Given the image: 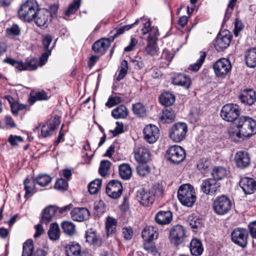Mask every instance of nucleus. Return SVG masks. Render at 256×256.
Here are the masks:
<instances>
[{"label": "nucleus", "instance_id": "nucleus-1", "mask_svg": "<svg viewBox=\"0 0 256 256\" xmlns=\"http://www.w3.org/2000/svg\"><path fill=\"white\" fill-rule=\"evenodd\" d=\"M228 132L230 138L238 142L256 134V121L248 116H240L236 122V126H231Z\"/></svg>", "mask_w": 256, "mask_h": 256}, {"label": "nucleus", "instance_id": "nucleus-2", "mask_svg": "<svg viewBox=\"0 0 256 256\" xmlns=\"http://www.w3.org/2000/svg\"><path fill=\"white\" fill-rule=\"evenodd\" d=\"M178 198L183 206L192 207L196 199L194 187L188 184L182 185L178 192Z\"/></svg>", "mask_w": 256, "mask_h": 256}, {"label": "nucleus", "instance_id": "nucleus-3", "mask_svg": "<svg viewBox=\"0 0 256 256\" xmlns=\"http://www.w3.org/2000/svg\"><path fill=\"white\" fill-rule=\"evenodd\" d=\"M38 9V4L36 0H27L20 6L18 16L22 20L30 22L33 20Z\"/></svg>", "mask_w": 256, "mask_h": 256}, {"label": "nucleus", "instance_id": "nucleus-4", "mask_svg": "<svg viewBox=\"0 0 256 256\" xmlns=\"http://www.w3.org/2000/svg\"><path fill=\"white\" fill-rule=\"evenodd\" d=\"M188 130V127L186 123L177 122L170 128V137L174 142H180L185 138Z\"/></svg>", "mask_w": 256, "mask_h": 256}, {"label": "nucleus", "instance_id": "nucleus-5", "mask_svg": "<svg viewBox=\"0 0 256 256\" xmlns=\"http://www.w3.org/2000/svg\"><path fill=\"white\" fill-rule=\"evenodd\" d=\"M186 151L180 146L174 145L170 146L166 151V158L172 163L179 164L182 162L186 158Z\"/></svg>", "mask_w": 256, "mask_h": 256}, {"label": "nucleus", "instance_id": "nucleus-6", "mask_svg": "<svg viewBox=\"0 0 256 256\" xmlns=\"http://www.w3.org/2000/svg\"><path fill=\"white\" fill-rule=\"evenodd\" d=\"M231 208V200L229 198L224 195L217 197L213 203L214 210L218 215H224L227 214L230 210Z\"/></svg>", "mask_w": 256, "mask_h": 256}, {"label": "nucleus", "instance_id": "nucleus-7", "mask_svg": "<svg viewBox=\"0 0 256 256\" xmlns=\"http://www.w3.org/2000/svg\"><path fill=\"white\" fill-rule=\"evenodd\" d=\"M222 118L227 122H232L237 120L240 116V108L238 104H228L223 106L221 110Z\"/></svg>", "mask_w": 256, "mask_h": 256}, {"label": "nucleus", "instance_id": "nucleus-8", "mask_svg": "<svg viewBox=\"0 0 256 256\" xmlns=\"http://www.w3.org/2000/svg\"><path fill=\"white\" fill-rule=\"evenodd\" d=\"M248 237V231L244 228H237L231 234L232 241L242 248L247 245Z\"/></svg>", "mask_w": 256, "mask_h": 256}, {"label": "nucleus", "instance_id": "nucleus-9", "mask_svg": "<svg viewBox=\"0 0 256 256\" xmlns=\"http://www.w3.org/2000/svg\"><path fill=\"white\" fill-rule=\"evenodd\" d=\"M213 68L216 76L224 77L230 70L232 65L228 59L222 58L218 60L214 64Z\"/></svg>", "mask_w": 256, "mask_h": 256}, {"label": "nucleus", "instance_id": "nucleus-10", "mask_svg": "<svg viewBox=\"0 0 256 256\" xmlns=\"http://www.w3.org/2000/svg\"><path fill=\"white\" fill-rule=\"evenodd\" d=\"M186 238V230L183 226L176 225L174 226L170 233V238L172 243L178 245L182 243Z\"/></svg>", "mask_w": 256, "mask_h": 256}, {"label": "nucleus", "instance_id": "nucleus-11", "mask_svg": "<svg viewBox=\"0 0 256 256\" xmlns=\"http://www.w3.org/2000/svg\"><path fill=\"white\" fill-rule=\"evenodd\" d=\"M50 12L45 8H39L34 16L33 20L36 24L41 28H46L50 20Z\"/></svg>", "mask_w": 256, "mask_h": 256}, {"label": "nucleus", "instance_id": "nucleus-12", "mask_svg": "<svg viewBox=\"0 0 256 256\" xmlns=\"http://www.w3.org/2000/svg\"><path fill=\"white\" fill-rule=\"evenodd\" d=\"M122 186L120 182L112 180L106 186V192L107 194L112 198H117L122 194Z\"/></svg>", "mask_w": 256, "mask_h": 256}, {"label": "nucleus", "instance_id": "nucleus-13", "mask_svg": "<svg viewBox=\"0 0 256 256\" xmlns=\"http://www.w3.org/2000/svg\"><path fill=\"white\" fill-rule=\"evenodd\" d=\"M144 139L146 142L150 144H153L159 138V129L156 126L150 124L144 128Z\"/></svg>", "mask_w": 256, "mask_h": 256}, {"label": "nucleus", "instance_id": "nucleus-14", "mask_svg": "<svg viewBox=\"0 0 256 256\" xmlns=\"http://www.w3.org/2000/svg\"><path fill=\"white\" fill-rule=\"evenodd\" d=\"M220 184L213 178L204 180L202 185L201 189L204 192L207 194H214L219 190Z\"/></svg>", "mask_w": 256, "mask_h": 256}, {"label": "nucleus", "instance_id": "nucleus-15", "mask_svg": "<svg viewBox=\"0 0 256 256\" xmlns=\"http://www.w3.org/2000/svg\"><path fill=\"white\" fill-rule=\"evenodd\" d=\"M70 215L73 220L82 222L89 218L90 212L86 208L78 207L72 210Z\"/></svg>", "mask_w": 256, "mask_h": 256}, {"label": "nucleus", "instance_id": "nucleus-16", "mask_svg": "<svg viewBox=\"0 0 256 256\" xmlns=\"http://www.w3.org/2000/svg\"><path fill=\"white\" fill-rule=\"evenodd\" d=\"M231 42V36L226 34H218L215 40L214 46L218 51H222L226 48Z\"/></svg>", "mask_w": 256, "mask_h": 256}, {"label": "nucleus", "instance_id": "nucleus-17", "mask_svg": "<svg viewBox=\"0 0 256 256\" xmlns=\"http://www.w3.org/2000/svg\"><path fill=\"white\" fill-rule=\"evenodd\" d=\"M136 197L140 204L145 206H150L154 201L153 194L150 192L144 189L137 192Z\"/></svg>", "mask_w": 256, "mask_h": 256}, {"label": "nucleus", "instance_id": "nucleus-18", "mask_svg": "<svg viewBox=\"0 0 256 256\" xmlns=\"http://www.w3.org/2000/svg\"><path fill=\"white\" fill-rule=\"evenodd\" d=\"M242 102L251 106L256 101V92L252 89H244L242 90L239 96Z\"/></svg>", "mask_w": 256, "mask_h": 256}, {"label": "nucleus", "instance_id": "nucleus-19", "mask_svg": "<svg viewBox=\"0 0 256 256\" xmlns=\"http://www.w3.org/2000/svg\"><path fill=\"white\" fill-rule=\"evenodd\" d=\"M234 160L237 166L241 168L248 167L250 164V157L246 151L237 152L234 156Z\"/></svg>", "mask_w": 256, "mask_h": 256}, {"label": "nucleus", "instance_id": "nucleus-20", "mask_svg": "<svg viewBox=\"0 0 256 256\" xmlns=\"http://www.w3.org/2000/svg\"><path fill=\"white\" fill-rule=\"evenodd\" d=\"M134 158L136 161L140 163H146L150 159V150L144 147L140 146L134 150Z\"/></svg>", "mask_w": 256, "mask_h": 256}, {"label": "nucleus", "instance_id": "nucleus-21", "mask_svg": "<svg viewBox=\"0 0 256 256\" xmlns=\"http://www.w3.org/2000/svg\"><path fill=\"white\" fill-rule=\"evenodd\" d=\"M240 186L246 194H252L256 190V182L252 178H242L240 181Z\"/></svg>", "mask_w": 256, "mask_h": 256}, {"label": "nucleus", "instance_id": "nucleus-22", "mask_svg": "<svg viewBox=\"0 0 256 256\" xmlns=\"http://www.w3.org/2000/svg\"><path fill=\"white\" fill-rule=\"evenodd\" d=\"M142 236L144 241L150 243L158 237L156 228L151 226H146L142 231Z\"/></svg>", "mask_w": 256, "mask_h": 256}, {"label": "nucleus", "instance_id": "nucleus-23", "mask_svg": "<svg viewBox=\"0 0 256 256\" xmlns=\"http://www.w3.org/2000/svg\"><path fill=\"white\" fill-rule=\"evenodd\" d=\"M85 238L87 242L94 246L98 247L102 244V238L92 229H89L86 231Z\"/></svg>", "mask_w": 256, "mask_h": 256}, {"label": "nucleus", "instance_id": "nucleus-24", "mask_svg": "<svg viewBox=\"0 0 256 256\" xmlns=\"http://www.w3.org/2000/svg\"><path fill=\"white\" fill-rule=\"evenodd\" d=\"M155 220L160 225L169 224L172 220V214L170 211H160L155 216Z\"/></svg>", "mask_w": 256, "mask_h": 256}, {"label": "nucleus", "instance_id": "nucleus-25", "mask_svg": "<svg viewBox=\"0 0 256 256\" xmlns=\"http://www.w3.org/2000/svg\"><path fill=\"white\" fill-rule=\"evenodd\" d=\"M110 46V42L108 39L102 38L95 42L92 46V49L96 52L102 54Z\"/></svg>", "mask_w": 256, "mask_h": 256}, {"label": "nucleus", "instance_id": "nucleus-26", "mask_svg": "<svg viewBox=\"0 0 256 256\" xmlns=\"http://www.w3.org/2000/svg\"><path fill=\"white\" fill-rule=\"evenodd\" d=\"M58 125L59 122H57L56 120H53L50 122H46L42 128L41 134L42 136L43 137H47L52 135L54 130Z\"/></svg>", "mask_w": 256, "mask_h": 256}, {"label": "nucleus", "instance_id": "nucleus-27", "mask_svg": "<svg viewBox=\"0 0 256 256\" xmlns=\"http://www.w3.org/2000/svg\"><path fill=\"white\" fill-rule=\"evenodd\" d=\"M191 80L188 76L179 74L173 78L172 83L174 85L180 86L186 88H188L190 84Z\"/></svg>", "mask_w": 256, "mask_h": 256}, {"label": "nucleus", "instance_id": "nucleus-28", "mask_svg": "<svg viewBox=\"0 0 256 256\" xmlns=\"http://www.w3.org/2000/svg\"><path fill=\"white\" fill-rule=\"evenodd\" d=\"M57 211V207L50 206L46 207L43 211L42 220L45 224L48 223L55 216Z\"/></svg>", "mask_w": 256, "mask_h": 256}, {"label": "nucleus", "instance_id": "nucleus-29", "mask_svg": "<svg viewBox=\"0 0 256 256\" xmlns=\"http://www.w3.org/2000/svg\"><path fill=\"white\" fill-rule=\"evenodd\" d=\"M38 60L37 58H32L30 61L25 62L20 61L18 66V70L22 71L26 70H35L38 68Z\"/></svg>", "mask_w": 256, "mask_h": 256}, {"label": "nucleus", "instance_id": "nucleus-30", "mask_svg": "<svg viewBox=\"0 0 256 256\" xmlns=\"http://www.w3.org/2000/svg\"><path fill=\"white\" fill-rule=\"evenodd\" d=\"M245 60L248 66L252 68L256 66V48H250L246 51Z\"/></svg>", "mask_w": 256, "mask_h": 256}, {"label": "nucleus", "instance_id": "nucleus-31", "mask_svg": "<svg viewBox=\"0 0 256 256\" xmlns=\"http://www.w3.org/2000/svg\"><path fill=\"white\" fill-rule=\"evenodd\" d=\"M175 100L174 94L168 92H163L159 97L160 103L166 106H169L173 104Z\"/></svg>", "mask_w": 256, "mask_h": 256}, {"label": "nucleus", "instance_id": "nucleus-32", "mask_svg": "<svg viewBox=\"0 0 256 256\" xmlns=\"http://www.w3.org/2000/svg\"><path fill=\"white\" fill-rule=\"evenodd\" d=\"M190 250L194 256H198L202 254L204 248L201 242L198 239H193L190 242Z\"/></svg>", "mask_w": 256, "mask_h": 256}, {"label": "nucleus", "instance_id": "nucleus-33", "mask_svg": "<svg viewBox=\"0 0 256 256\" xmlns=\"http://www.w3.org/2000/svg\"><path fill=\"white\" fill-rule=\"evenodd\" d=\"M128 115V110L126 106L122 104L112 111V116L115 119L125 118Z\"/></svg>", "mask_w": 256, "mask_h": 256}, {"label": "nucleus", "instance_id": "nucleus-34", "mask_svg": "<svg viewBox=\"0 0 256 256\" xmlns=\"http://www.w3.org/2000/svg\"><path fill=\"white\" fill-rule=\"evenodd\" d=\"M36 181L33 177L26 178L24 182V189L26 191L25 196L34 193Z\"/></svg>", "mask_w": 256, "mask_h": 256}, {"label": "nucleus", "instance_id": "nucleus-35", "mask_svg": "<svg viewBox=\"0 0 256 256\" xmlns=\"http://www.w3.org/2000/svg\"><path fill=\"white\" fill-rule=\"evenodd\" d=\"M118 170L120 176L122 179L128 180L132 177V170L128 164H121L119 166Z\"/></svg>", "mask_w": 256, "mask_h": 256}, {"label": "nucleus", "instance_id": "nucleus-36", "mask_svg": "<svg viewBox=\"0 0 256 256\" xmlns=\"http://www.w3.org/2000/svg\"><path fill=\"white\" fill-rule=\"evenodd\" d=\"M134 114L138 117L144 118L146 116L147 110L146 106L140 102L134 104L132 106Z\"/></svg>", "mask_w": 256, "mask_h": 256}, {"label": "nucleus", "instance_id": "nucleus-37", "mask_svg": "<svg viewBox=\"0 0 256 256\" xmlns=\"http://www.w3.org/2000/svg\"><path fill=\"white\" fill-rule=\"evenodd\" d=\"M60 232L58 224L56 223L52 224L48 231L49 238L53 240H57L60 238Z\"/></svg>", "mask_w": 256, "mask_h": 256}, {"label": "nucleus", "instance_id": "nucleus-38", "mask_svg": "<svg viewBox=\"0 0 256 256\" xmlns=\"http://www.w3.org/2000/svg\"><path fill=\"white\" fill-rule=\"evenodd\" d=\"M227 170L222 166H216L213 168L212 175L213 179L220 180L224 178L226 175Z\"/></svg>", "mask_w": 256, "mask_h": 256}, {"label": "nucleus", "instance_id": "nucleus-39", "mask_svg": "<svg viewBox=\"0 0 256 256\" xmlns=\"http://www.w3.org/2000/svg\"><path fill=\"white\" fill-rule=\"evenodd\" d=\"M176 114L171 108L163 110L161 115V119L166 123H170L174 120Z\"/></svg>", "mask_w": 256, "mask_h": 256}, {"label": "nucleus", "instance_id": "nucleus-40", "mask_svg": "<svg viewBox=\"0 0 256 256\" xmlns=\"http://www.w3.org/2000/svg\"><path fill=\"white\" fill-rule=\"evenodd\" d=\"M116 225L117 220L116 218L110 216L107 217L106 222V228L108 236L115 232Z\"/></svg>", "mask_w": 256, "mask_h": 256}, {"label": "nucleus", "instance_id": "nucleus-41", "mask_svg": "<svg viewBox=\"0 0 256 256\" xmlns=\"http://www.w3.org/2000/svg\"><path fill=\"white\" fill-rule=\"evenodd\" d=\"M61 226L64 232L68 235L72 236L76 232V226L72 222H63Z\"/></svg>", "mask_w": 256, "mask_h": 256}, {"label": "nucleus", "instance_id": "nucleus-42", "mask_svg": "<svg viewBox=\"0 0 256 256\" xmlns=\"http://www.w3.org/2000/svg\"><path fill=\"white\" fill-rule=\"evenodd\" d=\"M35 178L36 183L40 186L44 187L48 186L52 182V178L48 174H41Z\"/></svg>", "mask_w": 256, "mask_h": 256}, {"label": "nucleus", "instance_id": "nucleus-43", "mask_svg": "<svg viewBox=\"0 0 256 256\" xmlns=\"http://www.w3.org/2000/svg\"><path fill=\"white\" fill-rule=\"evenodd\" d=\"M68 256H78L80 254V246L78 244H70L66 249Z\"/></svg>", "mask_w": 256, "mask_h": 256}, {"label": "nucleus", "instance_id": "nucleus-44", "mask_svg": "<svg viewBox=\"0 0 256 256\" xmlns=\"http://www.w3.org/2000/svg\"><path fill=\"white\" fill-rule=\"evenodd\" d=\"M210 161L208 158H203L199 161L197 167L202 173L206 174L210 170Z\"/></svg>", "mask_w": 256, "mask_h": 256}, {"label": "nucleus", "instance_id": "nucleus-45", "mask_svg": "<svg viewBox=\"0 0 256 256\" xmlns=\"http://www.w3.org/2000/svg\"><path fill=\"white\" fill-rule=\"evenodd\" d=\"M33 250V241L31 240H26L23 244L22 256H32Z\"/></svg>", "mask_w": 256, "mask_h": 256}, {"label": "nucleus", "instance_id": "nucleus-46", "mask_svg": "<svg viewBox=\"0 0 256 256\" xmlns=\"http://www.w3.org/2000/svg\"><path fill=\"white\" fill-rule=\"evenodd\" d=\"M102 186V180L96 178L90 182L88 186V191L91 194H96L100 190Z\"/></svg>", "mask_w": 256, "mask_h": 256}, {"label": "nucleus", "instance_id": "nucleus-47", "mask_svg": "<svg viewBox=\"0 0 256 256\" xmlns=\"http://www.w3.org/2000/svg\"><path fill=\"white\" fill-rule=\"evenodd\" d=\"M202 220L196 216L192 214L188 217V222L192 228H198L202 226Z\"/></svg>", "mask_w": 256, "mask_h": 256}, {"label": "nucleus", "instance_id": "nucleus-48", "mask_svg": "<svg viewBox=\"0 0 256 256\" xmlns=\"http://www.w3.org/2000/svg\"><path fill=\"white\" fill-rule=\"evenodd\" d=\"M110 166V162L108 160H103L101 161L99 168L100 174L104 177L109 173V170Z\"/></svg>", "mask_w": 256, "mask_h": 256}, {"label": "nucleus", "instance_id": "nucleus-49", "mask_svg": "<svg viewBox=\"0 0 256 256\" xmlns=\"http://www.w3.org/2000/svg\"><path fill=\"white\" fill-rule=\"evenodd\" d=\"M206 54L204 52H201L200 57L197 60L196 62L190 66L189 69L194 71L197 72L204 63Z\"/></svg>", "mask_w": 256, "mask_h": 256}, {"label": "nucleus", "instance_id": "nucleus-50", "mask_svg": "<svg viewBox=\"0 0 256 256\" xmlns=\"http://www.w3.org/2000/svg\"><path fill=\"white\" fill-rule=\"evenodd\" d=\"M150 24L148 21L146 22L144 25V27L142 29V34H145L150 32L149 36L148 38V40H152L156 38L158 36V30H154V33L152 34V30L150 29Z\"/></svg>", "mask_w": 256, "mask_h": 256}, {"label": "nucleus", "instance_id": "nucleus-51", "mask_svg": "<svg viewBox=\"0 0 256 256\" xmlns=\"http://www.w3.org/2000/svg\"><path fill=\"white\" fill-rule=\"evenodd\" d=\"M32 100L34 102L36 100H42L47 99V95L44 90L32 91L30 92Z\"/></svg>", "mask_w": 256, "mask_h": 256}, {"label": "nucleus", "instance_id": "nucleus-52", "mask_svg": "<svg viewBox=\"0 0 256 256\" xmlns=\"http://www.w3.org/2000/svg\"><path fill=\"white\" fill-rule=\"evenodd\" d=\"M7 34L10 37L18 36L20 34L21 30L17 24H13L6 30Z\"/></svg>", "mask_w": 256, "mask_h": 256}, {"label": "nucleus", "instance_id": "nucleus-53", "mask_svg": "<svg viewBox=\"0 0 256 256\" xmlns=\"http://www.w3.org/2000/svg\"><path fill=\"white\" fill-rule=\"evenodd\" d=\"M128 70V62L126 60H123L121 63V66L118 75L116 78L118 81L122 80L126 74Z\"/></svg>", "mask_w": 256, "mask_h": 256}, {"label": "nucleus", "instance_id": "nucleus-54", "mask_svg": "<svg viewBox=\"0 0 256 256\" xmlns=\"http://www.w3.org/2000/svg\"><path fill=\"white\" fill-rule=\"evenodd\" d=\"M122 100V98L119 96H110L109 97L108 102L106 103V106L108 108H112L120 104Z\"/></svg>", "mask_w": 256, "mask_h": 256}, {"label": "nucleus", "instance_id": "nucleus-55", "mask_svg": "<svg viewBox=\"0 0 256 256\" xmlns=\"http://www.w3.org/2000/svg\"><path fill=\"white\" fill-rule=\"evenodd\" d=\"M80 6V0H75L71 4L65 12V14L70 16L74 13Z\"/></svg>", "mask_w": 256, "mask_h": 256}, {"label": "nucleus", "instance_id": "nucleus-56", "mask_svg": "<svg viewBox=\"0 0 256 256\" xmlns=\"http://www.w3.org/2000/svg\"><path fill=\"white\" fill-rule=\"evenodd\" d=\"M139 23V20H137L134 24H131L126 25L120 28L116 29V33L114 34V37L123 34L125 31L128 30L132 28L134 25H136Z\"/></svg>", "mask_w": 256, "mask_h": 256}, {"label": "nucleus", "instance_id": "nucleus-57", "mask_svg": "<svg viewBox=\"0 0 256 256\" xmlns=\"http://www.w3.org/2000/svg\"><path fill=\"white\" fill-rule=\"evenodd\" d=\"M137 172L139 176H144L150 172V168L147 165H141L137 166Z\"/></svg>", "mask_w": 256, "mask_h": 256}, {"label": "nucleus", "instance_id": "nucleus-58", "mask_svg": "<svg viewBox=\"0 0 256 256\" xmlns=\"http://www.w3.org/2000/svg\"><path fill=\"white\" fill-rule=\"evenodd\" d=\"M133 66H137L139 69L143 68L145 66L144 58L136 56L131 60Z\"/></svg>", "mask_w": 256, "mask_h": 256}, {"label": "nucleus", "instance_id": "nucleus-59", "mask_svg": "<svg viewBox=\"0 0 256 256\" xmlns=\"http://www.w3.org/2000/svg\"><path fill=\"white\" fill-rule=\"evenodd\" d=\"M68 186V181L62 178L58 179L54 184V188L59 190H66Z\"/></svg>", "mask_w": 256, "mask_h": 256}, {"label": "nucleus", "instance_id": "nucleus-60", "mask_svg": "<svg viewBox=\"0 0 256 256\" xmlns=\"http://www.w3.org/2000/svg\"><path fill=\"white\" fill-rule=\"evenodd\" d=\"M8 142L12 146H16L19 142L24 141V138L20 136L10 134L8 140Z\"/></svg>", "mask_w": 256, "mask_h": 256}, {"label": "nucleus", "instance_id": "nucleus-61", "mask_svg": "<svg viewBox=\"0 0 256 256\" xmlns=\"http://www.w3.org/2000/svg\"><path fill=\"white\" fill-rule=\"evenodd\" d=\"M10 107L12 113L16 115L19 111L26 108V105L18 102H14L11 104Z\"/></svg>", "mask_w": 256, "mask_h": 256}, {"label": "nucleus", "instance_id": "nucleus-62", "mask_svg": "<svg viewBox=\"0 0 256 256\" xmlns=\"http://www.w3.org/2000/svg\"><path fill=\"white\" fill-rule=\"evenodd\" d=\"M122 230L124 239L126 240L132 239L134 234V232L133 230L130 227H124Z\"/></svg>", "mask_w": 256, "mask_h": 256}, {"label": "nucleus", "instance_id": "nucleus-63", "mask_svg": "<svg viewBox=\"0 0 256 256\" xmlns=\"http://www.w3.org/2000/svg\"><path fill=\"white\" fill-rule=\"evenodd\" d=\"M116 126L114 130H110V132L113 134L114 136L120 134L124 132V124L122 122H117Z\"/></svg>", "mask_w": 256, "mask_h": 256}, {"label": "nucleus", "instance_id": "nucleus-64", "mask_svg": "<svg viewBox=\"0 0 256 256\" xmlns=\"http://www.w3.org/2000/svg\"><path fill=\"white\" fill-rule=\"evenodd\" d=\"M151 194H153L154 198V196H161L163 194V189L160 185H156L153 186Z\"/></svg>", "mask_w": 256, "mask_h": 256}]
</instances>
